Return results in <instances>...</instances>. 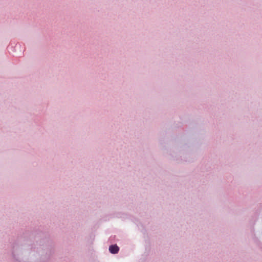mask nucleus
<instances>
[{
    "instance_id": "1",
    "label": "nucleus",
    "mask_w": 262,
    "mask_h": 262,
    "mask_svg": "<svg viewBox=\"0 0 262 262\" xmlns=\"http://www.w3.org/2000/svg\"><path fill=\"white\" fill-rule=\"evenodd\" d=\"M119 247L116 245H111L109 247L110 252L113 254L117 253L119 251Z\"/></svg>"
}]
</instances>
